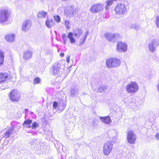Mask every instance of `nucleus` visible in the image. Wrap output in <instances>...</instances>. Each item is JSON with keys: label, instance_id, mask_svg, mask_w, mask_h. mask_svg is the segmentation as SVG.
Returning <instances> with one entry per match:
<instances>
[{"label": "nucleus", "instance_id": "a19ab883", "mask_svg": "<svg viewBox=\"0 0 159 159\" xmlns=\"http://www.w3.org/2000/svg\"><path fill=\"white\" fill-rule=\"evenodd\" d=\"M66 104L65 102L63 103V108H65L66 107Z\"/></svg>", "mask_w": 159, "mask_h": 159}, {"label": "nucleus", "instance_id": "aec40b11", "mask_svg": "<svg viewBox=\"0 0 159 159\" xmlns=\"http://www.w3.org/2000/svg\"><path fill=\"white\" fill-rule=\"evenodd\" d=\"M83 33L82 30L80 29H77L74 31V35L77 38H79Z\"/></svg>", "mask_w": 159, "mask_h": 159}, {"label": "nucleus", "instance_id": "f8f14e48", "mask_svg": "<svg viewBox=\"0 0 159 159\" xmlns=\"http://www.w3.org/2000/svg\"><path fill=\"white\" fill-rule=\"evenodd\" d=\"M136 139V136L132 131L130 130L127 133V140L128 142L131 144H134Z\"/></svg>", "mask_w": 159, "mask_h": 159}, {"label": "nucleus", "instance_id": "a18cd8bd", "mask_svg": "<svg viewBox=\"0 0 159 159\" xmlns=\"http://www.w3.org/2000/svg\"><path fill=\"white\" fill-rule=\"evenodd\" d=\"M85 94H85V93H83V94H82V95H85Z\"/></svg>", "mask_w": 159, "mask_h": 159}, {"label": "nucleus", "instance_id": "f3484780", "mask_svg": "<svg viewBox=\"0 0 159 159\" xmlns=\"http://www.w3.org/2000/svg\"><path fill=\"white\" fill-rule=\"evenodd\" d=\"M15 36L13 34H9L6 35L5 37V39L9 42H13L14 41Z\"/></svg>", "mask_w": 159, "mask_h": 159}, {"label": "nucleus", "instance_id": "2f4dec72", "mask_svg": "<svg viewBox=\"0 0 159 159\" xmlns=\"http://www.w3.org/2000/svg\"><path fill=\"white\" fill-rule=\"evenodd\" d=\"M65 25L66 26V28L67 29H69L70 28V27L69 26V25H70V23L69 22V21L67 20H66L65 21Z\"/></svg>", "mask_w": 159, "mask_h": 159}, {"label": "nucleus", "instance_id": "a211bd4d", "mask_svg": "<svg viewBox=\"0 0 159 159\" xmlns=\"http://www.w3.org/2000/svg\"><path fill=\"white\" fill-rule=\"evenodd\" d=\"M13 131V129L11 128H9L7 129L5 133L3 134V137L7 139L9 138L12 134Z\"/></svg>", "mask_w": 159, "mask_h": 159}, {"label": "nucleus", "instance_id": "c9c22d12", "mask_svg": "<svg viewBox=\"0 0 159 159\" xmlns=\"http://www.w3.org/2000/svg\"><path fill=\"white\" fill-rule=\"evenodd\" d=\"M58 106V103L57 102L54 101L53 103V107L55 109H56Z\"/></svg>", "mask_w": 159, "mask_h": 159}, {"label": "nucleus", "instance_id": "37998d69", "mask_svg": "<svg viewBox=\"0 0 159 159\" xmlns=\"http://www.w3.org/2000/svg\"><path fill=\"white\" fill-rule=\"evenodd\" d=\"M157 90L159 92V83L157 84Z\"/></svg>", "mask_w": 159, "mask_h": 159}, {"label": "nucleus", "instance_id": "cd10ccee", "mask_svg": "<svg viewBox=\"0 0 159 159\" xmlns=\"http://www.w3.org/2000/svg\"><path fill=\"white\" fill-rule=\"evenodd\" d=\"M79 92V90L78 89H70L71 95L76 96L78 94Z\"/></svg>", "mask_w": 159, "mask_h": 159}, {"label": "nucleus", "instance_id": "c756f323", "mask_svg": "<svg viewBox=\"0 0 159 159\" xmlns=\"http://www.w3.org/2000/svg\"><path fill=\"white\" fill-rule=\"evenodd\" d=\"M131 28L132 29H135L138 30L139 29V25H137L136 24H134L131 25Z\"/></svg>", "mask_w": 159, "mask_h": 159}, {"label": "nucleus", "instance_id": "6e6552de", "mask_svg": "<svg viewBox=\"0 0 159 159\" xmlns=\"http://www.w3.org/2000/svg\"><path fill=\"white\" fill-rule=\"evenodd\" d=\"M19 92L16 90L11 91L10 93L9 97L10 100L13 102H17L19 101L20 98Z\"/></svg>", "mask_w": 159, "mask_h": 159}, {"label": "nucleus", "instance_id": "c85d7f7f", "mask_svg": "<svg viewBox=\"0 0 159 159\" xmlns=\"http://www.w3.org/2000/svg\"><path fill=\"white\" fill-rule=\"evenodd\" d=\"M108 88V86L107 85H102L99 88L98 90L100 93H102L105 92V91Z\"/></svg>", "mask_w": 159, "mask_h": 159}, {"label": "nucleus", "instance_id": "1a4fd4ad", "mask_svg": "<svg viewBox=\"0 0 159 159\" xmlns=\"http://www.w3.org/2000/svg\"><path fill=\"white\" fill-rule=\"evenodd\" d=\"M115 11L117 14L124 15L127 11L126 7L123 4L117 5L115 7Z\"/></svg>", "mask_w": 159, "mask_h": 159}, {"label": "nucleus", "instance_id": "72a5a7b5", "mask_svg": "<svg viewBox=\"0 0 159 159\" xmlns=\"http://www.w3.org/2000/svg\"><path fill=\"white\" fill-rule=\"evenodd\" d=\"M40 80L39 78L38 77H36L34 80V84H37L40 83Z\"/></svg>", "mask_w": 159, "mask_h": 159}, {"label": "nucleus", "instance_id": "f704fd0d", "mask_svg": "<svg viewBox=\"0 0 159 159\" xmlns=\"http://www.w3.org/2000/svg\"><path fill=\"white\" fill-rule=\"evenodd\" d=\"M156 24L158 28H159V16H157L156 19Z\"/></svg>", "mask_w": 159, "mask_h": 159}, {"label": "nucleus", "instance_id": "9d476101", "mask_svg": "<svg viewBox=\"0 0 159 159\" xmlns=\"http://www.w3.org/2000/svg\"><path fill=\"white\" fill-rule=\"evenodd\" d=\"M105 39L109 42L115 41L120 38V36L118 34L107 32L104 34Z\"/></svg>", "mask_w": 159, "mask_h": 159}, {"label": "nucleus", "instance_id": "f257e3e1", "mask_svg": "<svg viewBox=\"0 0 159 159\" xmlns=\"http://www.w3.org/2000/svg\"><path fill=\"white\" fill-rule=\"evenodd\" d=\"M11 10L7 7H2L0 9V24H4L9 20Z\"/></svg>", "mask_w": 159, "mask_h": 159}, {"label": "nucleus", "instance_id": "393cba45", "mask_svg": "<svg viewBox=\"0 0 159 159\" xmlns=\"http://www.w3.org/2000/svg\"><path fill=\"white\" fill-rule=\"evenodd\" d=\"M47 12H46L41 11H39L37 14V17L38 18H44L46 17V15H47Z\"/></svg>", "mask_w": 159, "mask_h": 159}, {"label": "nucleus", "instance_id": "7c9ffc66", "mask_svg": "<svg viewBox=\"0 0 159 159\" xmlns=\"http://www.w3.org/2000/svg\"><path fill=\"white\" fill-rule=\"evenodd\" d=\"M39 124L36 122H34L33 123L31 126V128L32 129H35L39 126Z\"/></svg>", "mask_w": 159, "mask_h": 159}, {"label": "nucleus", "instance_id": "4be33fe9", "mask_svg": "<svg viewBox=\"0 0 159 159\" xmlns=\"http://www.w3.org/2000/svg\"><path fill=\"white\" fill-rule=\"evenodd\" d=\"M73 34L72 32H69L67 34V38L69 39L70 42L71 43H74L76 41L75 39L73 36Z\"/></svg>", "mask_w": 159, "mask_h": 159}, {"label": "nucleus", "instance_id": "5701e85b", "mask_svg": "<svg viewBox=\"0 0 159 159\" xmlns=\"http://www.w3.org/2000/svg\"><path fill=\"white\" fill-rule=\"evenodd\" d=\"M32 120L27 119L25 120L23 124L24 127L30 128L31 127V124L32 123Z\"/></svg>", "mask_w": 159, "mask_h": 159}, {"label": "nucleus", "instance_id": "39448f33", "mask_svg": "<svg viewBox=\"0 0 159 159\" xmlns=\"http://www.w3.org/2000/svg\"><path fill=\"white\" fill-rule=\"evenodd\" d=\"M107 66L109 68L116 67L119 66L121 64L120 61L116 58H109L106 61Z\"/></svg>", "mask_w": 159, "mask_h": 159}, {"label": "nucleus", "instance_id": "473e14b6", "mask_svg": "<svg viewBox=\"0 0 159 159\" xmlns=\"http://www.w3.org/2000/svg\"><path fill=\"white\" fill-rule=\"evenodd\" d=\"M54 18L55 20L57 23L60 22L61 21L60 18L58 16H54Z\"/></svg>", "mask_w": 159, "mask_h": 159}, {"label": "nucleus", "instance_id": "423d86ee", "mask_svg": "<svg viewBox=\"0 0 159 159\" xmlns=\"http://www.w3.org/2000/svg\"><path fill=\"white\" fill-rule=\"evenodd\" d=\"M64 11L65 15L67 17H73L76 14V9L73 5L65 8Z\"/></svg>", "mask_w": 159, "mask_h": 159}, {"label": "nucleus", "instance_id": "4c0bfd02", "mask_svg": "<svg viewBox=\"0 0 159 159\" xmlns=\"http://www.w3.org/2000/svg\"><path fill=\"white\" fill-rule=\"evenodd\" d=\"M156 138L157 140H159V133H157L156 134Z\"/></svg>", "mask_w": 159, "mask_h": 159}, {"label": "nucleus", "instance_id": "b1692460", "mask_svg": "<svg viewBox=\"0 0 159 159\" xmlns=\"http://www.w3.org/2000/svg\"><path fill=\"white\" fill-rule=\"evenodd\" d=\"M46 26L48 28H51L54 24V22L52 20L47 19L45 22Z\"/></svg>", "mask_w": 159, "mask_h": 159}, {"label": "nucleus", "instance_id": "bb28decb", "mask_svg": "<svg viewBox=\"0 0 159 159\" xmlns=\"http://www.w3.org/2000/svg\"><path fill=\"white\" fill-rule=\"evenodd\" d=\"M113 1L114 0H109L106 1V3L107 5L105 7L106 10L108 9L109 7L112 4Z\"/></svg>", "mask_w": 159, "mask_h": 159}, {"label": "nucleus", "instance_id": "9b49d317", "mask_svg": "<svg viewBox=\"0 0 159 159\" xmlns=\"http://www.w3.org/2000/svg\"><path fill=\"white\" fill-rule=\"evenodd\" d=\"M104 5L101 3H97L92 6L90 8V11L93 13H97L103 11Z\"/></svg>", "mask_w": 159, "mask_h": 159}, {"label": "nucleus", "instance_id": "e433bc0d", "mask_svg": "<svg viewBox=\"0 0 159 159\" xmlns=\"http://www.w3.org/2000/svg\"><path fill=\"white\" fill-rule=\"evenodd\" d=\"M70 56L69 55H68L66 57V61L68 63H69L70 62Z\"/></svg>", "mask_w": 159, "mask_h": 159}, {"label": "nucleus", "instance_id": "c03bdc74", "mask_svg": "<svg viewBox=\"0 0 159 159\" xmlns=\"http://www.w3.org/2000/svg\"><path fill=\"white\" fill-rule=\"evenodd\" d=\"M25 112H27L28 111V110L27 109H25Z\"/></svg>", "mask_w": 159, "mask_h": 159}, {"label": "nucleus", "instance_id": "f03ea898", "mask_svg": "<svg viewBox=\"0 0 159 159\" xmlns=\"http://www.w3.org/2000/svg\"><path fill=\"white\" fill-rule=\"evenodd\" d=\"M64 66L61 62H57L53 65L51 71L54 75H60L64 71Z\"/></svg>", "mask_w": 159, "mask_h": 159}, {"label": "nucleus", "instance_id": "0eeeda50", "mask_svg": "<svg viewBox=\"0 0 159 159\" xmlns=\"http://www.w3.org/2000/svg\"><path fill=\"white\" fill-rule=\"evenodd\" d=\"M159 45V42L157 39L151 40L148 44V48L150 52L153 53L156 50V48Z\"/></svg>", "mask_w": 159, "mask_h": 159}, {"label": "nucleus", "instance_id": "6ab92c4d", "mask_svg": "<svg viewBox=\"0 0 159 159\" xmlns=\"http://www.w3.org/2000/svg\"><path fill=\"white\" fill-rule=\"evenodd\" d=\"M8 77V75L6 73H0V84L6 80Z\"/></svg>", "mask_w": 159, "mask_h": 159}, {"label": "nucleus", "instance_id": "ea45409f", "mask_svg": "<svg viewBox=\"0 0 159 159\" xmlns=\"http://www.w3.org/2000/svg\"><path fill=\"white\" fill-rule=\"evenodd\" d=\"M61 36L62 39H64L65 38H66V34H63Z\"/></svg>", "mask_w": 159, "mask_h": 159}, {"label": "nucleus", "instance_id": "ddd939ff", "mask_svg": "<svg viewBox=\"0 0 159 159\" xmlns=\"http://www.w3.org/2000/svg\"><path fill=\"white\" fill-rule=\"evenodd\" d=\"M127 46L125 43L119 42L117 43L116 50L119 52H125L127 51Z\"/></svg>", "mask_w": 159, "mask_h": 159}, {"label": "nucleus", "instance_id": "79ce46f5", "mask_svg": "<svg viewBox=\"0 0 159 159\" xmlns=\"http://www.w3.org/2000/svg\"><path fill=\"white\" fill-rule=\"evenodd\" d=\"M64 54L63 53L61 52L60 54V56L61 57H63L64 56Z\"/></svg>", "mask_w": 159, "mask_h": 159}, {"label": "nucleus", "instance_id": "20e7f679", "mask_svg": "<svg viewBox=\"0 0 159 159\" xmlns=\"http://www.w3.org/2000/svg\"><path fill=\"white\" fill-rule=\"evenodd\" d=\"M127 92L130 93H134L137 92L139 90V86L135 82H130L126 87Z\"/></svg>", "mask_w": 159, "mask_h": 159}, {"label": "nucleus", "instance_id": "a878e982", "mask_svg": "<svg viewBox=\"0 0 159 159\" xmlns=\"http://www.w3.org/2000/svg\"><path fill=\"white\" fill-rule=\"evenodd\" d=\"M4 56L3 52L0 50V66L2 65L4 62Z\"/></svg>", "mask_w": 159, "mask_h": 159}, {"label": "nucleus", "instance_id": "58836bf2", "mask_svg": "<svg viewBox=\"0 0 159 159\" xmlns=\"http://www.w3.org/2000/svg\"><path fill=\"white\" fill-rule=\"evenodd\" d=\"M63 39V43H64V44H65L66 43L67 39L66 38H65L64 39Z\"/></svg>", "mask_w": 159, "mask_h": 159}, {"label": "nucleus", "instance_id": "dca6fc26", "mask_svg": "<svg viewBox=\"0 0 159 159\" xmlns=\"http://www.w3.org/2000/svg\"><path fill=\"white\" fill-rule=\"evenodd\" d=\"M32 52L30 51H26L24 53L23 58L25 60L30 59L32 57Z\"/></svg>", "mask_w": 159, "mask_h": 159}, {"label": "nucleus", "instance_id": "4468645a", "mask_svg": "<svg viewBox=\"0 0 159 159\" xmlns=\"http://www.w3.org/2000/svg\"><path fill=\"white\" fill-rule=\"evenodd\" d=\"M31 21L29 20H26L23 23L22 29L24 31H27L28 30L31 26Z\"/></svg>", "mask_w": 159, "mask_h": 159}, {"label": "nucleus", "instance_id": "7ed1b4c3", "mask_svg": "<svg viewBox=\"0 0 159 159\" xmlns=\"http://www.w3.org/2000/svg\"><path fill=\"white\" fill-rule=\"evenodd\" d=\"M116 142V138H113L112 140H110L104 144L103 152L105 155L108 156L109 155L113 149V145Z\"/></svg>", "mask_w": 159, "mask_h": 159}, {"label": "nucleus", "instance_id": "412c9836", "mask_svg": "<svg viewBox=\"0 0 159 159\" xmlns=\"http://www.w3.org/2000/svg\"><path fill=\"white\" fill-rule=\"evenodd\" d=\"M89 33V32L88 31H87L85 33L84 38H81L80 39V42L79 43V46H82L84 44L86 39Z\"/></svg>", "mask_w": 159, "mask_h": 159}, {"label": "nucleus", "instance_id": "2eb2a0df", "mask_svg": "<svg viewBox=\"0 0 159 159\" xmlns=\"http://www.w3.org/2000/svg\"><path fill=\"white\" fill-rule=\"evenodd\" d=\"M99 118L101 121L105 124L109 125L111 122V118L108 116L105 117L100 116Z\"/></svg>", "mask_w": 159, "mask_h": 159}]
</instances>
